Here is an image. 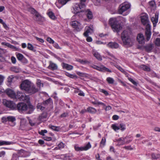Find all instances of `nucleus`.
Returning a JSON list of instances; mask_svg holds the SVG:
<instances>
[{"instance_id": "nucleus-1", "label": "nucleus", "mask_w": 160, "mask_h": 160, "mask_svg": "<svg viewBox=\"0 0 160 160\" xmlns=\"http://www.w3.org/2000/svg\"><path fill=\"white\" fill-rule=\"evenodd\" d=\"M20 88L21 90L30 95L34 94L39 91V89L36 88L35 86L28 80L23 81L20 84Z\"/></svg>"}, {"instance_id": "nucleus-2", "label": "nucleus", "mask_w": 160, "mask_h": 160, "mask_svg": "<svg viewBox=\"0 0 160 160\" xmlns=\"http://www.w3.org/2000/svg\"><path fill=\"white\" fill-rule=\"evenodd\" d=\"M140 18L142 24L146 26L145 35L148 41L150 38V25L148 16L146 13H142L140 15Z\"/></svg>"}, {"instance_id": "nucleus-3", "label": "nucleus", "mask_w": 160, "mask_h": 160, "mask_svg": "<svg viewBox=\"0 0 160 160\" xmlns=\"http://www.w3.org/2000/svg\"><path fill=\"white\" fill-rule=\"evenodd\" d=\"M130 34V33L128 31L125 30L122 33L121 38L124 44L131 46L132 44Z\"/></svg>"}, {"instance_id": "nucleus-4", "label": "nucleus", "mask_w": 160, "mask_h": 160, "mask_svg": "<svg viewBox=\"0 0 160 160\" xmlns=\"http://www.w3.org/2000/svg\"><path fill=\"white\" fill-rule=\"evenodd\" d=\"M109 23L114 32H118L122 28V27L118 23V22L113 18H111L110 19Z\"/></svg>"}, {"instance_id": "nucleus-5", "label": "nucleus", "mask_w": 160, "mask_h": 160, "mask_svg": "<svg viewBox=\"0 0 160 160\" xmlns=\"http://www.w3.org/2000/svg\"><path fill=\"white\" fill-rule=\"evenodd\" d=\"M91 145L90 142H88L87 144L82 146H80L78 144L74 145V148L76 151L80 152L83 151H86L91 148Z\"/></svg>"}, {"instance_id": "nucleus-6", "label": "nucleus", "mask_w": 160, "mask_h": 160, "mask_svg": "<svg viewBox=\"0 0 160 160\" xmlns=\"http://www.w3.org/2000/svg\"><path fill=\"white\" fill-rule=\"evenodd\" d=\"M130 7V5L128 2H124L121 4L119 7L118 12L120 14L129 9Z\"/></svg>"}, {"instance_id": "nucleus-7", "label": "nucleus", "mask_w": 160, "mask_h": 160, "mask_svg": "<svg viewBox=\"0 0 160 160\" xmlns=\"http://www.w3.org/2000/svg\"><path fill=\"white\" fill-rule=\"evenodd\" d=\"M70 24L78 31H80L82 29L80 23L77 21H72L70 22Z\"/></svg>"}, {"instance_id": "nucleus-8", "label": "nucleus", "mask_w": 160, "mask_h": 160, "mask_svg": "<svg viewBox=\"0 0 160 160\" xmlns=\"http://www.w3.org/2000/svg\"><path fill=\"white\" fill-rule=\"evenodd\" d=\"M28 107L27 105L24 103H20L17 105V108L20 112L25 111L28 109Z\"/></svg>"}, {"instance_id": "nucleus-9", "label": "nucleus", "mask_w": 160, "mask_h": 160, "mask_svg": "<svg viewBox=\"0 0 160 160\" xmlns=\"http://www.w3.org/2000/svg\"><path fill=\"white\" fill-rule=\"evenodd\" d=\"M5 92L7 95L11 98L15 99V98H16V94L15 92L12 90L8 89L6 90Z\"/></svg>"}, {"instance_id": "nucleus-10", "label": "nucleus", "mask_w": 160, "mask_h": 160, "mask_svg": "<svg viewBox=\"0 0 160 160\" xmlns=\"http://www.w3.org/2000/svg\"><path fill=\"white\" fill-rule=\"evenodd\" d=\"M106 53L108 55V57L107 56L106 58L110 59L111 61H113V62L112 61V62H113L114 63L117 64L118 62V60L110 52H107Z\"/></svg>"}, {"instance_id": "nucleus-11", "label": "nucleus", "mask_w": 160, "mask_h": 160, "mask_svg": "<svg viewBox=\"0 0 160 160\" xmlns=\"http://www.w3.org/2000/svg\"><path fill=\"white\" fill-rule=\"evenodd\" d=\"M84 8L82 7L79 4H76L74 8V13H78L80 12L81 10H84Z\"/></svg>"}, {"instance_id": "nucleus-12", "label": "nucleus", "mask_w": 160, "mask_h": 160, "mask_svg": "<svg viewBox=\"0 0 160 160\" xmlns=\"http://www.w3.org/2000/svg\"><path fill=\"white\" fill-rule=\"evenodd\" d=\"M47 117V114L46 112L43 113L40 115L38 118L37 119L38 122H43L46 120Z\"/></svg>"}, {"instance_id": "nucleus-13", "label": "nucleus", "mask_w": 160, "mask_h": 160, "mask_svg": "<svg viewBox=\"0 0 160 160\" xmlns=\"http://www.w3.org/2000/svg\"><path fill=\"white\" fill-rule=\"evenodd\" d=\"M81 12H84L85 14L87 15V18L89 19H92L93 15L91 11L89 9L87 10H82L81 11Z\"/></svg>"}, {"instance_id": "nucleus-14", "label": "nucleus", "mask_w": 160, "mask_h": 160, "mask_svg": "<svg viewBox=\"0 0 160 160\" xmlns=\"http://www.w3.org/2000/svg\"><path fill=\"white\" fill-rule=\"evenodd\" d=\"M85 32L83 33V35L85 37H88L89 34H91L93 32V28L92 26L91 27H86L85 28Z\"/></svg>"}, {"instance_id": "nucleus-15", "label": "nucleus", "mask_w": 160, "mask_h": 160, "mask_svg": "<svg viewBox=\"0 0 160 160\" xmlns=\"http://www.w3.org/2000/svg\"><path fill=\"white\" fill-rule=\"evenodd\" d=\"M3 104L6 107L12 108L14 107V104L12 102L10 101H7L6 100H3Z\"/></svg>"}, {"instance_id": "nucleus-16", "label": "nucleus", "mask_w": 160, "mask_h": 160, "mask_svg": "<svg viewBox=\"0 0 160 160\" xmlns=\"http://www.w3.org/2000/svg\"><path fill=\"white\" fill-rule=\"evenodd\" d=\"M16 56L18 59L19 61H21L22 62L24 63L27 62V60L23 56L22 54L19 53H16Z\"/></svg>"}, {"instance_id": "nucleus-17", "label": "nucleus", "mask_w": 160, "mask_h": 160, "mask_svg": "<svg viewBox=\"0 0 160 160\" xmlns=\"http://www.w3.org/2000/svg\"><path fill=\"white\" fill-rule=\"evenodd\" d=\"M158 13H155V16L152 18L151 21L152 22L154 27L156 26L158 21Z\"/></svg>"}, {"instance_id": "nucleus-18", "label": "nucleus", "mask_w": 160, "mask_h": 160, "mask_svg": "<svg viewBox=\"0 0 160 160\" xmlns=\"http://www.w3.org/2000/svg\"><path fill=\"white\" fill-rule=\"evenodd\" d=\"M137 40L140 44H143L144 42V38L142 34H139L137 37Z\"/></svg>"}, {"instance_id": "nucleus-19", "label": "nucleus", "mask_w": 160, "mask_h": 160, "mask_svg": "<svg viewBox=\"0 0 160 160\" xmlns=\"http://www.w3.org/2000/svg\"><path fill=\"white\" fill-rule=\"evenodd\" d=\"M48 68L52 70H56L58 68V66L56 64L52 62L51 61L49 62V65L48 67Z\"/></svg>"}, {"instance_id": "nucleus-20", "label": "nucleus", "mask_w": 160, "mask_h": 160, "mask_svg": "<svg viewBox=\"0 0 160 160\" xmlns=\"http://www.w3.org/2000/svg\"><path fill=\"white\" fill-rule=\"evenodd\" d=\"M108 47L112 48H117L119 47L118 44L115 42H109L108 44Z\"/></svg>"}, {"instance_id": "nucleus-21", "label": "nucleus", "mask_w": 160, "mask_h": 160, "mask_svg": "<svg viewBox=\"0 0 160 160\" xmlns=\"http://www.w3.org/2000/svg\"><path fill=\"white\" fill-rule=\"evenodd\" d=\"M29 122L32 126L38 125L41 123L40 122H38L36 118H34L33 120H29Z\"/></svg>"}, {"instance_id": "nucleus-22", "label": "nucleus", "mask_w": 160, "mask_h": 160, "mask_svg": "<svg viewBox=\"0 0 160 160\" xmlns=\"http://www.w3.org/2000/svg\"><path fill=\"white\" fill-rule=\"evenodd\" d=\"M21 101H24L27 103L29 102V98L28 96L24 94L22 95V97L21 98Z\"/></svg>"}, {"instance_id": "nucleus-23", "label": "nucleus", "mask_w": 160, "mask_h": 160, "mask_svg": "<svg viewBox=\"0 0 160 160\" xmlns=\"http://www.w3.org/2000/svg\"><path fill=\"white\" fill-rule=\"evenodd\" d=\"M110 63L111 65H113L114 66L122 72H123L124 73H125L126 72L121 67L118 65H117V64L114 63L113 62H110Z\"/></svg>"}, {"instance_id": "nucleus-24", "label": "nucleus", "mask_w": 160, "mask_h": 160, "mask_svg": "<svg viewBox=\"0 0 160 160\" xmlns=\"http://www.w3.org/2000/svg\"><path fill=\"white\" fill-rule=\"evenodd\" d=\"M63 68L68 70H71L73 68V67L71 65L65 63H63Z\"/></svg>"}, {"instance_id": "nucleus-25", "label": "nucleus", "mask_w": 160, "mask_h": 160, "mask_svg": "<svg viewBox=\"0 0 160 160\" xmlns=\"http://www.w3.org/2000/svg\"><path fill=\"white\" fill-rule=\"evenodd\" d=\"M14 143L12 142L5 141H0V146L4 145H9L11 144H12Z\"/></svg>"}, {"instance_id": "nucleus-26", "label": "nucleus", "mask_w": 160, "mask_h": 160, "mask_svg": "<svg viewBox=\"0 0 160 160\" xmlns=\"http://www.w3.org/2000/svg\"><path fill=\"white\" fill-rule=\"evenodd\" d=\"M32 13H33L35 14V16L36 17V20L37 21H39V19L41 17L40 15L38 13L35 9H32Z\"/></svg>"}, {"instance_id": "nucleus-27", "label": "nucleus", "mask_w": 160, "mask_h": 160, "mask_svg": "<svg viewBox=\"0 0 160 160\" xmlns=\"http://www.w3.org/2000/svg\"><path fill=\"white\" fill-rule=\"evenodd\" d=\"M49 127L51 129L56 131H59L61 130V128L60 127L50 125Z\"/></svg>"}, {"instance_id": "nucleus-28", "label": "nucleus", "mask_w": 160, "mask_h": 160, "mask_svg": "<svg viewBox=\"0 0 160 160\" xmlns=\"http://www.w3.org/2000/svg\"><path fill=\"white\" fill-rule=\"evenodd\" d=\"M139 68L147 71H149L150 70V68L144 65H141L140 66Z\"/></svg>"}, {"instance_id": "nucleus-29", "label": "nucleus", "mask_w": 160, "mask_h": 160, "mask_svg": "<svg viewBox=\"0 0 160 160\" xmlns=\"http://www.w3.org/2000/svg\"><path fill=\"white\" fill-rule=\"evenodd\" d=\"M37 108L38 109H39L40 110L42 111L45 108V107L44 105V104L43 103H39L37 105Z\"/></svg>"}, {"instance_id": "nucleus-30", "label": "nucleus", "mask_w": 160, "mask_h": 160, "mask_svg": "<svg viewBox=\"0 0 160 160\" xmlns=\"http://www.w3.org/2000/svg\"><path fill=\"white\" fill-rule=\"evenodd\" d=\"M156 8V4L154 1L152 0L151 1V9L154 10Z\"/></svg>"}, {"instance_id": "nucleus-31", "label": "nucleus", "mask_w": 160, "mask_h": 160, "mask_svg": "<svg viewBox=\"0 0 160 160\" xmlns=\"http://www.w3.org/2000/svg\"><path fill=\"white\" fill-rule=\"evenodd\" d=\"M87 111L89 112L95 113L97 112V110L94 108L92 107H89L87 109Z\"/></svg>"}, {"instance_id": "nucleus-32", "label": "nucleus", "mask_w": 160, "mask_h": 160, "mask_svg": "<svg viewBox=\"0 0 160 160\" xmlns=\"http://www.w3.org/2000/svg\"><path fill=\"white\" fill-rule=\"evenodd\" d=\"M94 56L99 60H102V58L100 55L97 52H95L93 53Z\"/></svg>"}, {"instance_id": "nucleus-33", "label": "nucleus", "mask_w": 160, "mask_h": 160, "mask_svg": "<svg viewBox=\"0 0 160 160\" xmlns=\"http://www.w3.org/2000/svg\"><path fill=\"white\" fill-rule=\"evenodd\" d=\"M92 103L94 105H101L104 106H105V105L104 103L102 102H99L97 100H95L94 101L92 102Z\"/></svg>"}, {"instance_id": "nucleus-34", "label": "nucleus", "mask_w": 160, "mask_h": 160, "mask_svg": "<svg viewBox=\"0 0 160 160\" xmlns=\"http://www.w3.org/2000/svg\"><path fill=\"white\" fill-rule=\"evenodd\" d=\"M70 0H58V2L59 3L61 4L62 6L65 5Z\"/></svg>"}, {"instance_id": "nucleus-35", "label": "nucleus", "mask_w": 160, "mask_h": 160, "mask_svg": "<svg viewBox=\"0 0 160 160\" xmlns=\"http://www.w3.org/2000/svg\"><path fill=\"white\" fill-rule=\"evenodd\" d=\"M2 44L7 46L8 47H9L12 48H16L15 47H14V46L11 45L9 43H7L6 42H2Z\"/></svg>"}, {"instance_id": "nucleus-36", "label": "nucleus", "mask_w": 160, "mask_h": 160, "mask_svg": "<svg viewBox=\"0 0 160 160\" xmlns=\"http://www.w3.org/2000/svg\"><path fill=\"white\" fill-rule=\"evenodd\" d=\"M8 119V121L11 122H13L16 120V118L15 117L13 116H8L7 117Z\"/></svg>"}, {"instance_id": "nucleus-37", "label": "nucleus", "mask_w": 160, "mask_h": 160, "mask_svg": "<svg viewBox=\"0 0 160 160\" xmlns=\"http://www.w3.org/2000/svg\"><path fill=\"white\" fill-rule=\"evenodd\" d=\"M106 80L108 83L110 84H113L114 81V80L113 78L111 77L107 78L106 79Z\"/></svg>"}, {"instance_id": "nucleus-38", "label": "nucleus", "mask_w": 160, "mask_h": 160, "mask_svg": "<svg viewBox=\"0 0 160 160\" xmlns=\"http://www.w3.org/2000/svg\"><path fill=\"white\" fill-rule=\"evenodd\" d=\"M160 157V155L158 154L152 153V159H157Z\"/></svg>"}, {"instance_id": "nucleus-39", "label": "nucleus", "mask_w": 160, "mask_h": 160, "mask_svg": "<svg viewBox=\"0 0 160 160\" xmlns=\"http://www.w3.org/2000/svg\"><path fill=\"white\" fill-rule=\"evenodd\" d=\"M48 15L49 17L52 19L54 20L56 18L54 13L52 12H50L48 13Z\"/></svg>"}, {"instance_id": "nucleus-40", "label": "nucleus", "mask_w": 160, "mask_h": 160, "mask_svg": "<svg viewBox=\"0 0 160 160\" xmlns=\"http://www.w3.org/2000/svg\"><path fill=\"white\" fill-rule=\"evenodd\" d=\"M23 94L21 93L19 91H18L17 92V94L16 95V98H18L20 99V100H21V98L22 97V95H23Z\"/></svg>"}, {"instance_id": "nucleus-41", "label": "nucleus", "mask_w": 160, "mask_h": 160, "mask_svg": "<svg viewBox=\"0 0 160 160\" xmlns=\"http://www.w3.org/2000/svg\"><path fill=\"white\" fill-rule=\"evenodd\" d=\"M66 75L72 78H78L77 76L75 74H72L68 73H66Z\"/></svg>"}, {"instance_id": "nucleus-42", "label": "nucleus", "mask_w": 160, "mask_h": 160, "mask_svg": "<svg viewBox=\"0 0 160 160\" xmlns=\"http://www.w3.org/2000/svg\"><path fill=\"white\" fill-rule=\"evenodd\" d=\"M119 128L122 131H123L126 129L125 125L123 123H121L119 125Z\"/></svg>"}, {"instance_id": "nucleus-43", "label": "nucleus", "mask_w": 160, "mask_h": 160, "mask_svg": "<svg viewBox=\"0 0 160 160\" xmlns=\"http://www.w3.org/2000/svg\"><path fill=\"white\" fill-rule=\"evenodd\" d=\"M87 0H81L79 3L81 6L84 8L86 7V2Z\"/></svg>"}, {"instance_id": "nucleus-44", "label": "nucleus", "mask_w": 160, "mask_h": 160, "mask_svg": "<svg viewBox=\"0 0 160 160\" xmlns=\"http://www.w3.org/2000/svg\"><path fill=\"white\" fill-rule=\"evenodd\" d=\"M36 83L38 87V88H37L39 89L40 90V89L41 86H42V87L43 86V84L41 82V81L40 80H38L37 82Z\"/></svg>"}, {"instance_id": "nucleus-45", "label": "nucleus", "mask_w": 160, "mask_h": 160, "mask_svg": "<svg viewBox=\"0 0 160 160\" xmlns=\"http://www.w3.org/2000/svg\"><path fill=\"white\" fill-rule=\"evenodd\" d=\"M112 128L115 131H117V130L120 129L119 127L116 124H113L112 125Z\"/></svg>"}, {"instance_id": "nucleus-46", "label": "nucleus", "mask_w": 160, "mask_h": 160, "mask_svg": "<svg viewBox=\"0 0 160 160\" xmlns=\"http://www.w3.org/2000/svg\"><path fill=\"white\" fill-rule=\"evenodd\" d=\"M91 67L94 69H96L99 71H102V67H100L95 65H93Z\"/></svg>"}, {"instance_id": "nucleus-47", "label": "nucleus", "mask_w": 160, "mask_h": 160, "mask_svg": "<svg viewBox=\"0 0 160 160\" xmlns=\"http://www.w3.org/2000/svg\"><path fill=\"white\" fill-rule=\"evenodd\" d=\"M128 79L135 85L137 86V85L138 83L133 80L132 78H128Z\"/></svg>"}, {"instance_id": "nucleus-48", "label": "nucleus", "mask_w": 160, "mask_h": 160, "mask_svg": "<svg viewBox=\"0 0 160 160\" xmlns=\"http://www.w3.org/2000/svg\"><path fill=\"white\" fill-rule=\"evenodd\" d=\"M51 100L50 99H49L46 100L43 102V103L44 104V105L45 107H46L47 105H48V104L50 103Z\"/></svg>"}, {"instance_id": "nucleus-49", "label": "nucleus", "mask_w": 160, "mask_h": 160, "mask_svg": "<svg viewBox=\"0 0 160 160\" xmlns=\"http://www.w3.org/2000/svg\"><path fill=\"white\" fill-rule=\"evenodd\" d=\"M47 132V131L46 130H41L39 132V134L44 136L45 133H46Z\"/></svg>"}, {"instance_id": "nucleus-50", "label": "nucleus", "mask_w": 160, "mask_h": 160, "mask_svg": "<svg viewBox=\"0 0 160 160\" xmlns=\"http://www.w3.org/2000/svg\"><path fill=\"white\" fill-rule=\"evenodd\" d=\"M47 41L49 42L50 43L54 44V41L49 37L47 38Z\"/></svg>"}, {"instance_id": "nucleus-51", "label": "nucleus", "mask_w": 160, "mask_h": 160, "mask_svg": "<svg viewBox=\"0 0 160 160\" xmlns=\"http://www.w3.org/2000/svg\"><path fill=\"white\" fill-rule=\"evenodd\" d=\"M155 44L157 46H160V38H157L156 39Z\"/></svg>"}, {"instance_id": "nucleus-52", "label": "nucleus", "mask_w": 160, "mask_h": 160, "mask_svg": "<svg viewBox=\"0 0 160 160\" xmlns=\"http://www.w3.org/2000/svg\"><path fill=\"white\" fill-rule=\"evenodd\" d=\"M13 78L14 77L13 75H11L8 77V82H12Z\"/></svg>"}, {"instance_id": "nucleus-53", "label": "nucleus", "mask_w": 160, "mask_h": 160, "mask_svg": "<svg viewBox=\"0 0 160 160\" xmlns=\"http://www.w3.org/2000/svg\"><path fill=\"white\" fill-rule=\"evenodd\" d=\"M28 46L27 48L28 49H29V50H33V47L31 44L29 43H28Z\"/></svg>"}, {"instance_id": "nucleus-54", "label": "nucleus", "mask_w": 160, "mask_h": 160, "mask_svg": "<svg viewBox=\"0 0 160 160\" xmlns=\"http://www.w3.org/2000/svg\"><path fill=\"white\" fill-rule=\"evenodd\" d=\"M58 146L59 149H61L64 147V144L61 142L58 144Z\"/></svg>"}, {"instance_id": "nucleus-55", "label": "nucleus", "mask_w": 160, "mask_h": 160, "mask_svg": "<svg viewBox=\"0 0 160 160\" xmlns=\"http://www.w3.org/2000/svg\"><path fill=\"white\" fill-rule=\"evenodd\" d=\"M79 61L82 64H85L89 63V62L87 60H83L80 59Z\"/></svg>"}, {"instance_id": "nucleus-56", "label": "nucleus", "mask_w": 160, "mask_h": 160, "mask_svg": "<svg viewBox=\"0 0 160 160\" xmlns=\"http://www.w3.org/2000/svg\"><path fill=\"white\" fill-rule=\"evenodd\" d=\"M102 71L103 70H105L106 71H107L108 72H111V71L110 70H109L108 68L105 67H102Z\"/></svg>"}, {"instance_id": "nucleus-57", "label": "nucleus", "mask_w": 160, "mask_h": 160, "mask_svg": "<svg viewBox=\"0 0 160 160\" xmlns=\"http://www.w3.org/2000/svg\"><path fill=\"white\" fill-rule=\"evenodd\" d=\"M26 120L24 119H22L21 120V126H23L26 123Z\"/></svg>"}, {"instance_id": "nucleus-58", "label": "nucleus", "mask_w": 160, "mask_h": 160, "mask_svg": "<svg viewBox=\"0 0 160 160\" xmlns=\"http://www.w3.org/2000/svg\"><path fill=\"white\" fill-rule=\"evenodd\" d=\"M54 47L57 49H61V48L60 47L58 44L57 43H55L53 45Z\"/></svg>"}, {"instance_id": "nucleus-59", "label": "nucleus", "mask_w": 160, "mask_h": 160, "mask_svg": "<svg viewBox=\"0 0 160 160\" xmlns=\"http://www.w3.org/2000/svg\"><path fill=\"white\" fill-rule=\"evenodd\" d=\"M105 141H101L100 144V147L102 148L104 146L106 143Z\"/></svg>"}, {"instance_id": "nucleus-60", "label": "nucleus", "mask_w": 160, "mask_h": 160, "mask_svg": "<svg viewBox=\"0 0 160 160\" xmlns=\"http://www.w3.org/2000/svg\"><path fill=\"white\" fill-rule=\"evenodd\" d=\"M2 122H6L7 121H8V119H7V117H2Z\"/></svg>"}, {"instance_id": "nucleus-61", "label": "nucleus", "mask_w": 160, "mask_h": 160, "mask_svg": "<svg viewBox=\"0 0 160 160\" xmlns=\"http://www.w3.org/2000/svg\"><path fill=\"white\" fill-rule=\"evenodd\" d=\"M11 59L12 62L13 63L15 64L16 63V59L14 57H11Z\"/></svg>"}, {"instance_id": "nucleus-62", "label": "nucleus", "mask_w": 160, "mask_h": 160, "mask_svg": "<svg viewBox=\"0 0 160 160\" xmlns=\"http://www.w3.org/2000/svg\"><path fill=\"white\" fill-rule=\"evenodd\" d=\"M68 113L67 112H64L61 115L60 117L62 118L68 116Z\"/></svg>"}, {"instance_id": "nucleus-63", "label": "nucleus", "mask_w": 160, "mask_h": 160, "mask_svg": "<svg viewBox=\"0 0 160 160\" xmlns=\"http://www.w3.org/2000/svg\"><path fill=\"white\" fill-rule=\"evenodd\" d=\"M3 79L4 77L0 75V85L2 84V82H3Z\"/></svg>"}, {"instance_id": "nucleus-64", "label": "nucleus", "mask_w": 160, "mask_h": 160, "mask_svg": "<svg viewBox=\"0 0 160 160\" xmlns=\"http://www.w3.org/2000/svg\"><path fill=\"white\" fill-rule=\"evenodd\" d=\"M119 118V116L117 115H114L112 117V119L114 120H117Z\"/></svg>"}]
</instances>
